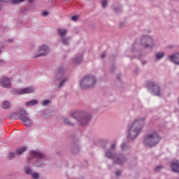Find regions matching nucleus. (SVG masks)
<instances>
[{
    "label": "nucleus",
    "instance_id": "f257e3e1",
    "mask_svg": "<svg viewBox=\"0 0 179 179\" xmlns=\"http://www.w3.org/2000/svg\"><path fill=\"white\" fill-rule=\"evenodd\" d=\"M142 124H143V119L136 120L132 125H129L128 130V138H131V139H135L138 135H139V132L142 129Z\"/></svg>",
    "mask_w": 179,
    "mask_h": 179
},
{
    "label": "nucleus",
    "instance_id": "f03ea898",
    "mask_svg": "<svg viewBox=\"0 0 179 179\" xmlns=\"http://www.w3.org/2000/svg\"><path fill=\"white\" fill-rule=\"evenodd\" d=\"M160 141H162V137L159 136L157 131H152L147 136H145L144 143L146 146L152 148L153 146H156V145H157Z\"/></svg>",
    "mask_w": 179,
    "mask_h": 179
},
{
    "label": "nucleus",
    "instance_id": "7ed1b4c3",
    "mask_svg": "<svg viewBox=\"0 0 179 179\" xmlns=\"http://www.w3.org/2000/svg\"><path fill=\"white\" fill-rule=\"evenodd\" d=\"M96 85V78L93 76L87 75L80 81L81 89H90Z\"/></svg>",
    "mask_w": 179,
    "mask_h": 179
},
{
    "label": "nucleus",
    "instance_id": "20e7f679",
    "mask_svg": "<svg viewBox=\"0 0 179 179\" xmlns=\"http://www.w3.org/2000/svg\"><path fill=\"white\" fill-rule=\"evenodd\" d=\"M147 87L149 90L153 93L154 96H162V90H160V87L159 85L153 82H148L147 84Z\"/></svg>",
    "mask_w": 179,
    "mask_h": 179
},
{
    "label": "nucleus",
    "instance_id": "39448f33",
    "mask_svg": "<svg viewBox=\"0 0 179 179\" xmlns=\"http://www.w3.org/2000/svg\"><path fill=\"white\" fill-rule=\"evenodd\" d=\"M48 52H50V51L48 50V46L47 45L40 46L38 50L36 51L37 55H35L34 57L38 58V57L47 55Z\"/></svg>",
    "mask_w": 179,
    "mask_h": 179
},
{
    "label": "nucleus",
    "instance_id": "423d86ee",
    "mask_svg": "<svg viewBox=\"0 0 179 179\" xmlns=\"http://www.w3.org/2000/svg\"><path fill=\"white\" fill-rule=\"evenodd\" d=\"M0 86L1 87H6V89H10V79L6 77H2L0 79Z\"/></svg>",
    "mask_w": 179,
    "mask_h": 179
},
{
    "label": "nucleus",
    "instance_id": "0eeeda50",
    "mask_svg": "<svg viewBox=\"0 0 179 179\" xmlns=\"http://www.w3.org/2000/svg\"><path fill=\"white\" fill-rule=\"evenodd\" d=\"M106 156L109 159H115V163H116V164H122V163H124V158H122V159L115 158V155H113L110 152H108V151L106 152Z\"/></svg>",
    "mask_w": 179,
    "mask_h": 179
},
{
    "label": "nucleus",
    "instance_id": "6e6552de",
    "mask_svg": "<svg viewBox=\"0 0 179 179\" xmlns=\"http://www.w3.org/2000/svg\"><path fill=\"white\" fill-rule=\"evenodd\" d=\"M171 167L172 169V171H174V173H179V163H178V161H173L171 163Z\"/></svg>",
    "mask_w": 179,
    "mask_h": 179
},
{
    "label": "nucleus",
    "instance_id": "1a4fd4ad",
    "mask_svg": "<svg viewBox=\"0 0 179 179\" xmlns=\"http://www.w3.org/2000/svg\"><path fill=\"white\" fill-rule=\"evenodd\" d=\"M31 155L32 157H38V159H43V157H44V154L39 151H31Z\"/></svg>",
    "mask_w": 179,
    "mask_h": 179
},
{
    "label": "nucleus",
    "instance_id": "9d476101",
    "mask_svg": "<svg viewBox=\"0 0 179 179\" xmlns=\"http://www.w3.org/2000/svg\"><path fill=\"white\" fill-rule=\"evenodd\" d=\"M169 59H170V61H172L175 64H177L178 65H179V53L175 55L169 56Z\"/></svg>",
    "mask_w": 179,
    "mask_h": 179
},
{
    "label": "nucleus",
    "instance_id": "9b49d317",
    "mask_svg": "<svg viewBox=\"0 0 179 179\" xmlns=\"http://www.w3.org/2000/svg\"><path fill=\"white\" fill-rule=\"evenodd\" d=\"M80 122V125H86L87 124L89 123V121H90V117H83L81 119H80V120H78Z\"/></svg>",
    "mask_w": 179,
    "mask_h": 179
},
{
    "label": "nucleus",
    "instance_id": "f8f14e48",
    "mask_svg": "<svg viewBox=\"0 0 179 179\" xmlns=\"http://www.w3.org/2000/svg\"><path fill=\"white\" fill-rule=\"evenodd\" d=\"M23 122L25 127H31L33 124V122H31V120H29V117H24Z\"/></svg>",
    "mask_w": 179,
    "mask_h": 179
},
{
    "label": "nucleus",
    "instance_id": "ddd939ff",
    "mask_svg": "<svg viewBox=\"0 0 179 179\" xmlns=\"http://www.w3.org/2000/svg\"><path fill=\"white\" fill-rule=\"evenodd\" d=\"M57 31H58L59 34H60V36H62V37H64V36H65L66 34V33H68V30H66V29H64V28H59L57 29Z\"/></svg>",
    "mask_w": 179,
    "mask_h": 179
},
{
    "label": "nucleus",
    "instance_id": "4468645a",
    "mask_svg": "<svg viewBox=\"0 0 179 179\" xmlns=\"http://www.w3.org/2000/svg\"><path fill=\"white\" fill-rule=\"evenodd\" d=\"M34 92V88L33 87H27L23 90V94L26 93H33Z\"/></svg>",
    "mask_w": 179,
    "mask_h": 179
},
{
    "label": "nucleus",
    "instance_id": "2eb2a0df",
    "mask_svg": "<svg viewBox=\"0 0 179 179\" xmlns=\"http://www.w3.org/2000/svg\"><path fill=\"white\" fill-rule=\"evenodd\" d=\"M71 117L78 120L80 117H82V113L80 112H74L71 114Z\"/></svg>",
    "mask_w": 179,
    "mask_h": 179
},
{
    "label": "nucleus",
    "instance_id": "dca6fc26",
    "mask_svg": "<svg viewBox=\"0 0 179 179\" xmlns=\"http://www.w3.org/2000/svg\"><path fill=\"white\" fill-rule=\"evenodd\" d=\"M1 106H2V108H3L4 110H6L9 108V107H10V103H9V101H5L2 103Z\"/></svg>",
    "mask_w": 179,
    "mask_h": 179
},
{
    "label": "nucleus",
    "instance_id": "f3484780",
    "mask_svg": "<svg viewBox=\"0 0 179 179\" xmlns=\"http://www.w3.org/2000/svg\"><path fill=\"white\" fill-rule=\"evenodd\" d=\"M37 103H38L37 100H31V101L27 102L25 103V106L27 107H30V106H34V105L37 104Z\"/></svg>",
    "mask_w": 179,
    "mask_h": 179
},
{
    "label": "nucleus",
    "instance_id": "a211bd4d",
    "mask_svg": "<svg viewBox=\"0 0 179 179\" xmlns=\"http://www.w3.org/2000/svg\"><path fill=\"white\" fill-rule=\"evenodd\" d=\"M15 153L17 156H20L22 153H23V147H21L20 148H18L16 150Z\"/></svg>",
    "mask_w": 179,
    "mask_h": 179
},
{
    "label": "nucleus",
    "instance_id": "6ab92c4d",
    "mask_svg": "<svg viewBox=\"0 0 179 179\" xmlns=\"http://www.w3.org/2000/svg\"><path fill=\"white\" fill-rule=\"evenodd\" d=\"M23 0H11L10 3L12 5H17V3H20Z\"/></svg>",
    "mask_w": 179,
    "mask_h": 179
},
{
    "label": "nucleus",
    "instance_id": "aec40b11",
    "mask_svg": "<svg viewBox=\"0 0 179 179\" xmlns=\"http://www.w3.org/2000/svg\"><path fill=\"white\" fill-rule=\"evenodd\" d=\"M74 64H80V62H82V56H80V57H77L74 61H73Z\"/></svg>",
    "mask_w": 179,
    "mask_h": 179
},
{
    "label": "nucleus",
    "instance_id": "412c9836",
    "mask_svg": "<svg viewBox=\"0 0 179 179\" xmlns=\"http://www.w3.org/2000/svg\"><path fill=\"white\" fill-rule=\"evenodd\" d=\"M163 57H164V53H163V52H159V53L157 54V59H162V58H163Z\"/></svg>",
    "mask_w": 179,
    "mask_h": 179
},
{
    "label": "nucleus",
    "instance_id": "4be33fe9",
    "mask_svg": "<svg viewBox=\"0 0 179 179\" xmlns=\"http://www.w3.org/2000/svg\"><path fill=\"white\" fill-rule=\"evenodd\" d=\"M31 177L34 179H38V173H31Z\"/></svg>",
    "mask_w": 179,
    "mask_h": 179
},
{
    "label": "nucleus",
    "instance_id": "5701e85b",
    "mask_svg": "<svg viewBox=\"0 0 179 179\" xmlns=\"http://www.w3.org/2000/svg\"><path fill=\"white\" fill-rule=\"evenodd\" d=\"M71 20H73V22H77V20H79V15H73L71 17Z\"/></svg>",
    "mask_w": 179,
    "mask_h": 179
},
{
    "label": "nucleus",
    "instance_id": "b1692460",
    "mask_svg": "<svg viewBox=\"0 0 179 179\" xmlns=\"http://www.w3.org/2000/svg\"><path fill=\"white\" fill-rule=\"evenodd\" d=\"M8 157L9 159H15V153L13 152H10L8 155Z\"/></svg>",
    "mask_w": 179,
    "mask_h": 179
},
{
    "label": "nucleus",
    "instance_id": "393cba45",
    "mask_svg": "<svg viewBox=\"0 0 179 179\" xmlns=\"http://www.w3.org/2000/svg\"><path fill=\"white\" fill-rule=\"evenodd\" d=\"M121 148L122 150H127L128 149V146L125 143H122Z\"/></svg>",
    "mask_w": 179,
    "mask_h": 179
},
{
    "label": "nucleus",
    "instance_id": "a878e982",
    "mask_svg": "<svg viewBox=\"0 0 179 179\" xmlns=\"http://www.w3.org/2000/svg\"><path fill=\"white\" fill-rule=\"evenodd\" d=\"M48 104H50V100H45L42 102V106H48Z\"/></svg>",
    "mask_w": 179,
    "mask_h": 179
},
{
    "label": "nucleus",
    "instance_id": "bb28decb",
    "mask_svg": "<svg viewBox=\"0 0 179 179\" xmlns=\"http://www.w3.org/2000/svg\"><path fill=\"white\" fill-rule=\"evenodd\" d=\"M24 172L26 173V174H31V169L29 168H26L24 169Z\"/></svg>",
    "mask_w": 179,
    "mask_h": 179
},
{
    "label": "nucleus",
    "instance_id": "cd10ccee",
    "mask_svg": "<svg viewBox=\"0 0 179 179\" xmlns=\"http://www.w3.org/2000/svg\"><path fill=\"white\" fill-rule=\"evenodd\" d=\"M102 6L103 8H106V6H107V0H102Z\"/></svg>",
    "mask_w": 179,
    "mask_h": 179
},
{
    "label": "nucleus",
    "instance_id": "c85d7f7f",
    "mask_svg": "<svg viewBox=\"0 0 179 179\" xmlns=\"http://www.w3.org/2000/svg\"><path fill=\"white\" fill-rule=\"evenodd\" d=\"M64 122H65V124H66V125H73V123L68 121V119H65Z\"/></svg>",
    "mask_w": 179,
    "mask_h": 179
},
{
    "label": "nucleus",
    "instance_id": "c756f323",
    "mask_svg": "<svg viewBox=\"0 0 179 179\" xmlns=\"http://www.w3.org/2000/svg\"><path fill=\"white\" fill-rule=\"evenodd\" d=\"M19 114L20 115V117H19L20 120H21V121H23V111H20L19 113Z\"/></svg>",
    "mask_w": 179,
    "mask_h": 179
},
{
    "label": "nucleus",
    "instance_id": "7c9ffc66",
    "mask_svg": "<svg viewBox=\"0 0 179 179\" xmlns=\"http://www.w3.org/2000/svg\"><path fill=\"white\" fill-rule=\"evenodd\" d=\"M66 80V79L63 80L60 83V84H59V87H62V86H64V83H65Z\"/></svg>",
    "mask_w": 179,
    "mask_h": 179
},
{
    "label": "nucleus",
    "instance_id": "2f4dec72",
    "mask_svg": "<svg viewBox=\"0 0 179 179\" xmlns=\"http://www.w3.org/2000/svg\"><path fill=\"white\" fill-rule=\"evenodd\" d=\"M163 169V166H157L155 168V171H159L160 169Z\"/></svg>",
    "mask_w": 179,
    "mask_h": 179
},
{
    "label": "nucleus",
    "instance_id": "473e14b6",
    "mask_svg": "<svg viewBox=\"0 0 179 179\" xmlns=\"http://www.w3.org/2000/svg\"><path fill=\"white\" fill-rule=\"evenodd\" d=\"M47 15H48V12L47 11L42 12V16H47Z\"/></svg>",
    "mask_w": 179,
    "mask_h": 179
},
{
    "label": "nucleus",
    "instance_id": "72a5a7b5",
    "mask_svg": "<svg viewBox=\"0 0 179 179\" xmlns=\"http://www.w3.org/2000/svg\"><path fill=\"white\" fill-rule=\"evenodd\" d=\"M1 2H6V3H8V2H10L11 0H0Z\"/></svg>",
    "mask_w": 179,
    "mask_h": 179
},
{
    "label": "nucleus",
    "instance_id": "f704fd0d",
    "mask_svg": "<svg viewBox=\"0 0 179 179\" xmlns=\"http://www.w3.org/2000/svg\"><path fill=\"white\" fill-rule=\"evenodd\" d=\"M116 176H117V177H118L119 176H121V171H118L116 173Z\"/></svg>",
    "mask_w": 179,
    "mask_h": 179
},
{
    "label": "nucleus",
    "instance_id": "c9c22d12",
    "mask_svg": "<svg viewBox=\"0 0 179 179\" xmlns=\"http://www.w3.org/2000/svg\"><path fill=\"white\" fill-rule=\"evenodd\" d=\"M13 39H12V38H8V43H13Z\"/></svg>",
    "mask_w": 179,
    "mask_h": 179
},
{
    "label": "nucleus",
    "instance_id": "e433bc0d",
    "mask_svg": "<svg viewBox=\"0 0 179 179\" xmlns=\"http://www.w3.org/2000/svg\"><path fill=\"white\" fill-rule=\"evenodd\" d=\"M111 149H115V144H113L111 145Z\"/></svg>",
    "mask_w": 179,
    "mask_h": 179
},
{
    "label": "nucleus",
    "instance_id": "4c0bfd02",
    "mask_svg": "<svg viewBox=\"0 0 179 179\" xmlns=\"http://www.w3.org/2000/svg\"><path fill=\"white\" fill-rule=\"evenodd\" d=\"M34 1V0H28V2H29V3H31Z\"/></svg>",
    "mask_w": 179,
    "mask_h": 179
},
{
    "label": "nucleus",
    "instance_id": "58836bf2",
    "mask_svg": "<svg viewBox=\"0 0 179 179\" xmlns=\"http://www.w3.org/2000/svg\"><path fill=\"white\" fill-rule=\"evenodd\" d=\"M104 57H106V55H104V54H103V55H101V58H104Z\"/></svg>",
    "mask_w": 179,
    "mask_h": 179
},
{
    "label": "nucleus",
    "instance_id": "ea45409f",
    "mask_svg": "<svg viewBox=\"0 0 179 179\" xmlns=\"http://www.w3.org/2000/svg\"><path fill=\"white\" fill-rule=\"evenodd\" d=\"M27 148L26 147H23V152H24Z\"/></svg>",
    "mask_w": 179,
    "mask_h": 179
},
{
    "label": "nucleus",
    "instance_id": "a19ab883",
    "mask_svg": "<svg viewBox=\"0 0 179 179\" xmlns=\"http://www.w3.org/2000/svg\"><path fill=\"white\" fill-rule=\"evenodd\" d=\"M23 94V90H21L20 92V94Z\"/></svg>",
    "mask_w": 179,
    "mask_h": 179
},
{
    "label": "nucleus",
    "instance_id": "79ce46f5",
    "mask_svg": "<svg viewBox=\"0 0 179 179\" xmlns=\"http://www.w3.org/2000/svg\"><path fill=\"white\" fill-rule=\"evenodd\" d=\"M23 113H24V115L26 114V111L25 110H24Z\"/></svg>",
    "mask_w": 179,
    "mask_h": 179
},
{
    "label": "nucleus",
    "instance_id": "37998d69",
    "mask_svg": "<svg viewBox=\"0 0 179 179\" xmlns=\"http://www.w3.org/2000/svg\"><path fill=\"white\" fill-rule=\"evenodd\" d=\"M0 54H1V50H0Z\"/></svg>",
    "mask_w": 179,
    "mask_h": 179
}]
</instances>
